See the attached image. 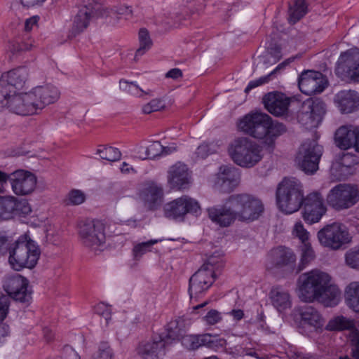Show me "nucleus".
Returning <instances> with one entry per match:
<instances>
[{"label": "nucleus", "mask_w": 359, "mask_h": 359, "mask_svg": "<svg viewBox=\"0 0 359 359\" xmlns=\"http://www.w3.org/2000/svg\"><path fill=\"white\" fill-rule=\"evenodd\" d=\"M238 127L255 138L266 137L271 140L287 131V128L283 123L273 121L268 114L259 112L245 115L238 123Z\"/></svg>", "instance_id": "1"}, {"label": "nucleus", "mask_w": 359, "mask_h": 359, "mask_svg": "<svg viewBox=\"0 0 359 359\" xmlns=\"http://www.w3.org/2000/svg\"><path fill=\"white\" fill-rule=\"evenodd\" d=\"M40 255L39 246L29 236L24 234L13 243L8 262L15 271H20L24 268L33 269L36 265Z\"/></svg>", "instance_id": "2"}, {"label": "nucleus", "mask_w": 359, "mask_h": 359, "mask_svg": "<svg viewBox=\"0 0 359 359\" xmlns=\"http://www.w3.org/2000/svg\"><path fill=\"white\" fill-rule=\"evenodd\" d=\"M276 196L280 210L292 214L302 206L304 200L302 184L295 177H284L277 187Z\"/></svg>", "instance_id": "3"}, {"label": "nucleus", "mask_w": 359, "mask_h": 359, "mask_svg": "<svg viewBox=\"0 0 359 359\" xmlns=\"http://www.w3.org/2000/svg\"><path fill=\"white\" fill-rule=\"evenodd\" d=\"M229 154L238 165L250 168L256 165L263 157L262 147L248 137H238L229 147Z\"/></svg>", "instance_id": "4"}, {"label": "nucleus", "mask_w": 359, "mask_h": 359, "mask_svg": "<svg viewBox=\"0 0 359 359\" xmlns=\"http://www.w3.org/2000/svg\"><path fill=\"white\" fill-rule=\"evenodd\" d=\"M28 284V280L19 275L8 280L5 286L8 295L0 296V322L3 321L8 314L10 297L26 306L31 303L32 293L27 290Z\"/></svg>", "instance_id": "5"}, {"label": "nucleus", "mask_w": 359, "mask_h": 359, "mask_svg": "<svg viewBox=\"0 0 359 359\" xmlns=\"http://www.w3.org/2000/svg\"><path fill=\"white\" fill-rule=\"evenodd\" d=\"M330 276L324 272L312 270L302 274L298 278L299 297L304 302H313Z\"/></svg>", "instance_id": "6"}, {"label": "nucleus", "mask_w": 359, "mask_h": 359, "mask_svg": "<svg viewBox=\"0 0 359 359\" xmlns=\"http://www.w3.org/2000/svg\"><path fill=\"white\" fill-rule=\"evenodd\" d=\"M78 235L84 247L96 252L105 243V225L98 219L81 221L78 225Z\"/></svg>", "instance_id": "7"}, {"label": "nucleus", "mask_w": 359, "mask_h": 359, "mask_svg": "<svg viewBox=\"0 0 359 359\" xmlns=\"http://www.w3.org/2000/svg\"><path fill=\"white\" fill-rule=\"evenodd\" d=\"M229 205L237 213L238 220L242 222L257 219L264 210L260 200L246 194L230 196Z\"/></svg>", "instance_id": "8"}, {"label": "nucleus", "mask_w": 359, "mask_h": 359, "mask_svg": "<svg viewBox=\"0 0 359 359\" xmlns=\"http://www.w3.org/2000/svg\"><path fill=\"white\" fill-rule=\"evenodd\" d=\"M201 208L197 200L184 195L165 204L164 216L176 222H184L187 215L198 216L201 215Z\"/></svg>", "instance_id": "9"}, {"label": "nucleus", "mask_w": 359, "mask_h": 359, "mask_svg": "<svg viewBox=\"0 0 359 359\" xmlns=\"http://www.w3.org/2000/svg\"><path fill=\"white\" fill-rule=\"evenodd\" d=\"M359 201V191L356 187L340 184L334 187L327 196L329 205L337 210L348 209Z\"/></svg>", "instance_id": "10"}, {"label": "nucleus", "mask_w": 359, "mask_h": 359, "mask_svg": "<svg viewBox=\"0 0 359 359\" xmlns=\"http://www.w3.org/2000/svg\"><path fill=\"white\" fill-rule=\"evenodd\" d=\"M325 114V104L319 99L303 102L297 114L298 122L306 129L317 128Z\"/></svg>", "instance_id": "11"}, {"label": "nucleus", "mask_w": 359, "mask_h": 359, "mask_svg": "<svg viewBox=\"0 0 359 359\" xmlns=\"http://www.w3.org/2000/svg\"><path fill=\"white\" fill-rule=\"evenodd\" d=\"M322 154L323 147L316 140H308L299 147L297 158L303 171L313 174L318 169Z\"/></svg>", "instance_id": "12"}, {"label": "nucleus", "mask_w": 359, "mask_h": 359, "mask_svg": "<svg viewBox=\"0 0 359 359\" xmlns=\"http://www.w3.org/2000/svg\"><path fill=\"white\" fill-rule=\"evenodd\" d=\"M317 236L322 245L332 250L339 249L344 244L350 241L346 228L338 223L325 226L318 232Z\"/></svg>", "instance_id": "13"}, {"label": "nucleus", "mask_w": 359, "mask_h": 359, "mask_svg": "<svg viewBox=\"0 0 359 359\" xmlns=\"http://www.w3.org/2000/svg\"><path fill=\"white\" fill-rule=\"evenodd\" d=\"M336 74L342 79L359 82V50L342 52L337 62Z\"/></svg>", "instance_id": "14"}, {"label": "nucleus", "mask_w": 359, "mask_h": 359, "mask_svg": "<svg viewBox=\"0 0 359 359\" xmlns=\"http://www.w3.org/2000/svg\"><path fill=\"white\" fill-rule=\"evenodd\" d=\"M298 86L302 93L312 95L322 93L327 86V81L320 72L306 70L299 76Z\"/></svg>", "instance_id": "15"}, {"label": "nucleus", "mask_w": 359, "mask_h": 359, "mask_svg": "<svg viewBox=\"0 0 359 359\" xmlns=\"http://www.w3.org/2000/svg\"><path fill=\"white\" fill-rule=\"evenodd\" d=\"M13 193L18 196H27L32 194L36 186V176L25 170H17L8 175Z\"/></svg>", "instance_id": "16"}, {"label": "nucleus", "mask_w": 359, "mask_h": 359, "mask_svg": "<svg viewBox=\"0 0 359 359\" xmlns=\"http://www.w3.org/2000/svg\"><path fill=\"white\" fill-rule=\"evenodd\" d=\"M32 210L26 200H19L15 196H0V219L7 220L15 216L25 217Z\"/></svg>", "instance_id": "17"}, {"label": "nucleus", "mask_w": 359, "mask_h": 359, "mask_svg": "<svg viewBox=\"0 0 359 359\" xmlns=\"http://www.w3.org/2000/svg\"><path fill=\"white\" fill-rule=\"evenodd\" d=\"M303 218L308 224L318 222L326 212L323 198L319 193L308 194L303 201Z\"/></svg>", "instance_id": "18"}, {"label": "nucleus", "mask_w": 359, "mask_h": 359, "mask_svg": "<svg viewBox=\"0 0 359 359\" xmlns=\"http://www.w3.org/2000/svg\"><path fill=\"white\" fill-rule=\"evenodd\" d=\"M215 276L210 270L201 267L194 275L191 276L189 282V294L190 299L193 302L198 296L207 291L212 285Z\"/></svg>", "instance_id": "19"}, {"label": "nucleus", "mask_w": 359, "mask_h": 359, "mask_svg": "<svg viewBox=\"0 0 359 359\" xmlns=\"http://www.w3.org/2000/svg\"><path fill=\"white\" fill-rule=\"evenodd\" d=\"M8 109L20 116L39 114L30 91L13 93L10 99Z\"/></svg>", "instance_id": "20"}, {"label": "nucleus", "mask_w": 359, "mask_h": 359, "mask_svg": "<svg viewBox=\"0 0 359 359\" xmlns=\"http://www.w3.org/2000/svg\"><path fill=\"white\" fill-rule=\"evenodd\" d=\"M30 92L39 114L46 106L55 103L60 95L58 88L50 84L36 86Z\"/></svg>", "instance_id": "21"}, {"label": "nucleus", "mask_w": 359, "mask_h": 359, "mask_svg": "<svg viewBox=\"0 0 359 359\" xmlns=\"http://www.w3.org/2000/svg\"><path fill=\"white\" fill-rule=\"evenodd\" d=\"M167 179L172 189H187L191 184V172L187 165L177 162L169 168Z\"/></svg>", "instance_id": "22"}, {"label": "nucleus", "mask_w": 359, "mask_h": 359, "mask_svg": "<svg viewBox=\"0 0 359 359\" xmlns=\"http://www.w3.org/2000/svg\"><path fill=\"white\" fill-rule=\"evenodd\" d=\"M265 108L276 116L287 115L291 102V98L279 92H271L263 98Z\"/></svg>", "instance_id": "23"}, {"label": "nucleus", "mask_w": 359, "mask_h": 359, "mask_svg": "<svg viewBox=\"0 0 359 359\" xmlns=\"http://www.w3.org/2000/svg\"><path fill=\"white\" fill-rule=\"evenodd\" d=\"M100 6L95 4L92 6L90 4L81 6L75 15L69 34L72 37L83 32L89 25L91 19L94 17Z\"/></svg>", "instance_id": "24"}, {"label": "nucleus", "mask_w": 359, "mask_h": 359, "mask_svg": "<svg viewBox=\"0 0 359 359\" xmlns=\"http://www.w3.org/2000/svg\"><path fill=\"white\" fill-rule=\"evenodd\" d=\"M210 219L222 227H226L233 224L238 216L235 210L230 207L229 197L226 203L221 206H216L208 209Z\"/></svg>", "instance_id": "25"}, {"label": "nucleus", "mask_w": 359, "mask_h": 359, "mask_svg": "<svg viewBox=\"0 0 359 359\" xmlns=\"http://www.w3.org/2000/svg\"><path fill=\"white\" fill-rule=\"evenodd\" d=\"M166 339L161 336H155L151 341L141 342L137 352L144 359H158L159 355L165 354Z\"/></svg>", "instance_id": "26"}, {"label": "nucleus", "mask_w": 359, "mask_h": 359, "mask_svg": "<svg viewBox=\"0 0 359 359\" xmlns=\"http://www.w3.org/2000/svg\"><path fill=\"white\" fill-rule=\"evenodd\" d=\"M241 177L239 169L233 166L223 165L219 168L216 184L223 192H230L238 184Z\"/></svg>", "instance_id": "27"}, {"label": "nucleus", "mask_w": 359, "mask_h": 359, "mask_svg": "<svg viewBox=\"0 0 359 359\" xmlns=\"http://www.w3.org/2000/svg\"><path fill=\"white\" fill-rule=\"evenodd\" d=\"M184 343L189 349H196L201 346H206L208 348H215L223 347L226 344L224 339L218 338L217 336H212L210 334L200 335H184L182 338Z\"/></svg>", "instance_id": "28"}, {"label": "nucleus", "mask_w": 359, "mask_h": 359, "mask_svg": "<svg viewBox=\"0 0 359 359\" xmlns=\"http://www.w3.org/2000/svg\"><path fill=\"white\" fill-rule=\"evenodd\" d=\"M163 196V188L154 183L148 184L140 194V198L149 210H156L161 206Z\"/></svg>", "instance_id": "29"}, {"label": "nucleus", "mask_w": 359, "mask_h": 359, "mask_svg": "<svg viewBox=\"0 0 359 359\" xmlns=\"http://www.w3.org/2000/svg\"><path fill=\"white\" fill-rule=\"evenodd\" d=\"M269 259L271 266L278 269L285 266L292 267L297 259L293 251L285 246H278L272 249L269 254Z\"/></svg>", "instance_id": "30"}, {"label": "nucleus", "mask_w": 359, "mask_h": 359, "mask_svg": "<svg viewBox=\"0 0 359 359\" xmlns=\"http://www.w3.org/2000/svg\"><path fill=\"white\" fill-rule=\"evenodd\" d=\"M334 103L342 114H350L359 109V93L355 90H341L334 98Z\"/></svg>", "instance_id": "31"}, {"label": "nucleus", "mask_w": 359, "mask_h": 359, "mask_svg": "<svg viewBox=\"0 0 359 359\" xmlns=\"http://www.w3.org/2000/svg\"><path fill=\"white\" fill-rule=\"evenodd\" d=\"M28 74L27 69L20 67L3 74L0 80H4L6 87L15 93L24 87Z\"/></svg>", "instance_id": "32"}, {"label": "nucleus", "mask_w": 359, "mask_h": 359, "mask_svg": "<svg viewBox=\"0 0 359 359\" xmlns=\"http://www.w3.org/2000/svg\"><path fill=\"white\" fill-rule=\"evenodd\" d=\"M359 127L349 125L341 126L335 133V142L337 145L342 149H347L354 147Z\"/></svg>", "instance_id": "33"}, {"label": "nucleus", "mask_w": 359, "mask_h": 359, "mask_svg": "<svg viewBox=\"0 0 359 359\" xmlns=\"http://www.w3.org/2000/svg\"><path fill=\"white\" fill-rule=\"evenodd\" d=\"M327 282L321 289L319 294L316 299L326 307H334L337 306L341 298V291L339 288L334 284Z\"/></svg>", "instance_id": "34"}, {"label": "nucleus", "mask_w": 359, "mask_h": 359, "mask_svg": "<svg viewBox=\"0 0 359 359\" xmlns=\"http://www.w3.org/2000/svg\"><path fill=\"white\" fill-rule=\"evenodd\" d=\"M272 305L280 312L291 307L292 302L288 291L280 286L271 288L269 293Z\"/></svg>", "instance_id": "35"}, {"label": "nucleus", "mask_w": 359, "mask_h": 359, "mask_svg": "<svg viewBox=\"0 0 359 359\" xmlns=\"http://www.w3.org/2000/svg\"><path fill=\"white\" fill-rule=\"evenodd\" d=\"M167 334L165 339L180 340L186 334V325L184 320L177 318L170 320L166 325Z\"/></svg>", "instance_id": "36"}, {"label": "nucleus", "mask_w": 359, "mask_h": 359, "mask_svg": "<svg viewBox=\"0 0 359 359\" xmlns=\"http://www.w3.org/2000/svg\"><path fill=\"white\" fill-rule=\"evenodd\" d=\"M299 315L304 324L318 327L321 325V317L319 312L311 306H302L298 309Z\"/></svg>", "instance_id": "37"}, {"label": "nucleus", "mask_w": 359, "mask_h": 359, "mask_svg": "<svg viewBox=\"0 0 359 359\" xmlns=\"http://www.w3.org/2000/svg\"><path fill=\"white\" fill-rule=\"evenodd\" d=\"M344 298L348 307L359 313V282H352L346 286Z\"/></svg>", "instance_id": "38"}, {"label": "nucleus", "mask_w": 359, "mask_h": 359, "mask_svg": "<svg viewBox=\"0 0 359 359\" xmlns=\"http://www.w3.org/2000/svg\"><path fill=\"white\" fill-rule=\"evenodd\" d=\"M308 11L307 4L304 0H296L289 8L288 21L291 25L297 23Z\"/></svg>", "instance_id": "39"}, {"label": "nucleus", "mask_w": 359, "mask_h": 359, "mask_svg": "<svg viewBox=\"0 0 359 359\" xmlns=\"http://www.w3.org/2000/svg\"><path fill=\"white\" fill-rule=\"evenodd\" d=\"M34 41L28 33L25 34L21 37H18L11 42L9 50L13 53H18L22 51H27L32 49Z\"/></svg>", "instance_id": "40"}, {"label": "nucleus", "mask_w": 359, "mask_h": 359, "mask_svg": "<svg viewBox=\"0 0 359 359\" xmlns=\"http://www.w3.org/2000/svg\"><path fill=\"white\" fill-rule=\"evenodd\" d=\"M353 327V321L342 316L330 320L326 326V329L330 331L351 330Z\"/></svg>", "instance_id": "41"}, {"label": "nucleus", "mask_w": 359, "mask_h": 359, "mask_svg": "<svg viewBox=\"0 0 359 359\" xmlns=\"http://www.w3.org/2000/svg\"><path fill=\"white\" fill-rule=\"evenodd\" d=\"M285 66V62H282L279 64L272 72H271L269 74L262 76L258 79L250 81L248 84L247 87L245 89V93H248L252 89L262 86L263 84L267 83L269 81L272 79L274 75L279 72L280 69H283Z\"/></svg>", "instance_id": "42"}, {"label": "nucleus", "mask_w": 359, "mask_h": 359, "mask_svg": "<svg viewBox=\"0 0 359 359\" xmlns=\"http://www.w3.org/2000/svg\"><path fill=\"white\" fill-rule=\"evenodd\" d=\"M140 47L135 53V57L142 56L148 50L152 45L149 32L145 28H142L139 32Z\"/></svg>", "instance_id": "43"}, {"label": "nucleus", "mask_w": 359, "mask_h": 359, "mask_svg": "<svg viewBox=\"0 0 359 359\" xmlns=\"http://www.w3.org/2000/svg\"><path fill=\"white\" fill-rule=\"evenodd\" d=\"M97 154L102 159L111 162L117 161L121 157V151L113 147H101L97 149Z\"/></svg>", "instance_id": "44"}, {"label": "nucleus", "mask_w": 359, "mask_h": 359, "mask_svg": "<svg viewBox=\"0 0 359 359\" xmlns=\"http://www.w3.org/2000/svg\"><path fill=\"white\" fill-rule=\"evenodd\" d=\"M315 258V252L309 242L302 243V257L299 269L297 272L303 270L306 266L310 263Z\"/></svg>", "instance_id": "45"}, {"label": "nucleus", "mask_w": 359, "mask_h": 359, "mask_svg": "<svg viewBox=\"0 0 359 359\" xmlns=\"http://www.w3.org/2000/svg\"><path fill=\"white\" fill-rule=\"evenodd\" d=\"M158 242V241L156 239H151L147 242H142L135 245L133 248L134 259L140 260L144 254L150 252L152 246Z\"/></svg>", "instance_id": "46"}, {"label": "nucleus", "mask_w": 359, "mask_h": 359, "mask_svg": "<svg viewBox=\"0 0 359 359\" xmlns=\"http://www.w3.org/2000/svg\"><path fill=\"white\" fill-rule=\"evenodd\" d=\"M86 200L85 194L79 189H72L67 195L65 203L67 205H79Z\"/></svg>", "instance_id": "47"}, {"label": "nucleus", "mask_w": 359, "mask_h": 359, "mask_svg": "<svg viewBox=\"0 0 359 359\" xmlns=\"http://www.w3.org/2000/svg\"><path fill=\"white\" fill-rule=\"evenodd\" d=\"M223 266L224 262L222 257L214 255L209 257L207 261L201 266V267H205V269L210 270L215 276L216 272L219 271Z\"/></svg>", "instance_id": "48"}, {"label": "nucleus", "mask_w": 359, "mask_h": 359, "mask_svg": "<svg viewBox=\"0 0 359 359\" xmlns=\"http://www.w3.org/2000/svg\"><path fill=\"white\" fill-rule=\"evenodd\" d=\"M13 92L6 87L4 80H0V111L5 107L8 109Z\"/></svg>", "instance_id": "49"}, {"label": "nucleus", "mask_w": 359, "mask_h": 359, "mask_svg": "<svg viewBox=\"0 0 359 359\" xmlns=\"http://www.w3.org/2000/svg\"><path fill=\"white\" fill-rule=\"evenodd\" d=\"M119 86L121 90L135 96H140L143 93V90L135 82H129L125 79H121Z\"/></svg>", "instance_id": "50"}, {"label": "nucleus", "mask_w": 359, "mask_h": 359, "mask_svg": "<svg viewBox=\"0 0 359 359\" xmlns=\"http://www.w3.org/2000/svg\"><path fill=\"white\" fill-rule=\"evenodd\" d=\"M13 246L12 238L6 231H0V256L10 255V251Z\"/></svg>", "instance_id": "51"}, {"label": "nucleus", "mask_w": 359, "mask_h": 359, "mask_svg": "<svg viewBox=\"0 0 359 359\" xmlns=\"http://www.w3.org/2000/svg\"><path fill=\"white\" fill-rule=\"evenodd\" d=\"M164 147L158 141H155L149 144L146 149L147 158L154 159L161 155L164 150Z\"/></svg>", "instance_id": "52"}, {"label": "nucleus", "mask_w": 359, "mask_h": 359, "mask_svg": "<svg viewBox=\"0 0 359 359\" xmlns=\"http://www.w3.org/2000/svg\"><path fill=\"white\" fill-rule=\"evenodd\" d=\"M346 262L351 268L359 269V248H355L347 252Z\"/></svg>", "instance_id": "53"}, {"label": "nucleus", "mask_w": 359, "mask_h": 359, "mask_svg": "<svg viewBox=\"0 0 359 359\" xmlns=\"http://www.w3.org/2000/svg\"><path fill=\"white\" fill-rule=\"evenodd\" d=\"M113 351L107 341H102L98 346L96 359H112Z\"/></svg>", "instance_id": "54"}, {"label": "nucleus", "mask_w": 359, "mask_h": 359, "mask_svg": "<svg viewBox=\"0 0 359 359\" xmlns=\"http://www.w3.org/2000/svg\"><path fill=\"white\" fill-rule=\"evenodd\" d=\"M293 234L301 241L302 243L309 242V233L304 229L301 222L295 224Z\"/></svg>", "instance_id": "55"}, {"label": "nucleus", "mask_w": 359, "mask_h": 359, "mask_svg": "<svg viewBox=\"0 0 359 359\" xmlns=\"http://www.w3.org/2000/svg\"><path fill=\"white\" fill-rule=\"evenodd\" d=\"M351 353L354 359H359V332L354 330L351 334Z\"/></svg>", "instance_id": "56"}, {"label": "nucleus", "mask_w": 359, "mask_h": 359, "mask_svg": "<svg viewBox=\"0 0 359 359\" xmlns=\"http://www.w3.org/2000/svg\"><path fill=\"white\" fill-rule=\"evenodd\" d=\"M94 311L96 314L104 317L107 323L111 318V308L102 302L97 304Z\"/></svg>", "instance_id": "57"}, {"label": "nucleus", "mask_w": 359, "mask_h": 359, "mask_svg": "<svg viewBox=\"0 0 359 359\" xmlns=\"http://www.w3.org/2000/svg\"><path fill=\"white\" fill-rule=\"evenodd\" d=\"M162 107L163 104L160 100L154 99L143 106L142 111L144 114H149L153 111H158Z\"/></svg>", "instance_id": "58"}, {"label": "nucleus", "mask_w": 359, "mask_h": 359, "mask_svg": "<svg viewBox=\"0 0 359 359\" xmlns=\"http://www.w3.org/2000/svg\"><path fill=\"white\" fill-rule=\"evenodd\" d=\"M204 320L207 324L213 325L221 321L222 316L217 310L212 309L207 313Z\"/></svg>", "instance_id": "59"}, {"label": "nucleus", "mask_w": 359, "mask_h": 359, "mask_svg": "<svg viewBox=\"0 0 359 359\" xmlns=\"http://www.w3.org/2000/svg\"><path fill=\"white\" fill-rule=\"evenodd\" d=\"M62 359H80L79 355L70 346H65L61 352Z\"/></svg>", "instance_id": "60"}, {"label": "nucleus", "mask_w": 359, "mask_h": 359, "mask_svg": "<svg viewBox=\"0 0 359 359\" xmlns=\"http://www.w3.org/2000/svg\"><path fill=\"white\" fill-rule=\"evenodd\" d=\"M40 20L39 15H33L27 18L25 22V29L26 32L32 30L34 27H38V22Z\"/></svg>", "instance_id": "61"}, {"label": "nucleus", "mask_w": 359, "mask_h": 359, "mask_svg": "<svg viewBox=\"0 0 359 359\" xmlns=\"http://www.w3.org/2000/svg\"><path fill=\"white\" fill-rule=\"evenodd\" d=\"M182 76H183L182 72L179 68L171 69L165 74L166 78H170L174 80H177L179 79H181V78H182Z\"/></svg>", "instance_id": "62"}, {"label": "nucleus", "mask_w": 359, "mask_h": 359, "mask_svg": "<svg viewBox=\"0 0 359 359\" xmlns=\"http://www.w3.org/2000/svg\"><path fill=\"white\" fill-rule=\"evenodd\" d=\"M46 0H20L21 4L24 7H32L43 4Z\"/></svg>", "instance_id": "63"}, {"label": "nucleus", "mask_w": 359, "mask_h": 359, "mask_svg": "<svg viewBox=\"0 0 359 359\" xmlns=\"http://www.w3.org/2000/svg\"><path fill=\"white\" fill-rule=\"evenodd\" d=\"M118 14L121 15H124L126 19H129V17L133 15V11L131 7L123 6H121L118 10Z\"/></svg>", "instance_id": "64"}]
</instances>
